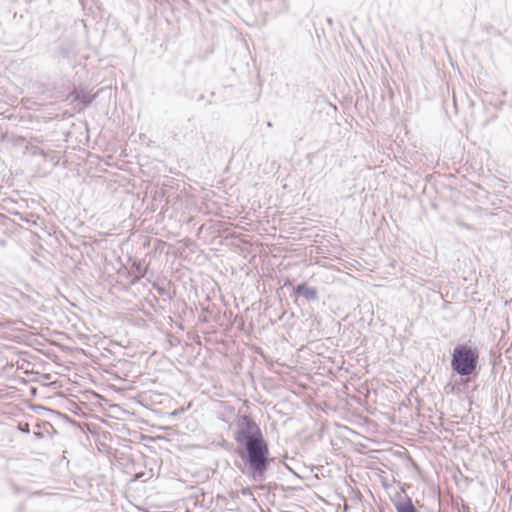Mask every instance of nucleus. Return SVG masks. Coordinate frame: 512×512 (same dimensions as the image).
Listing matches in <instances>:
<instances>
[{"label": "nucleus", "instance_id": "1", "mask_svg": "<svg viewBox=\"0 0 512 512\" xmlns=\"http://www.w3.org/2000/svg\"><path fill=\"white\" fill-rule=\"evenodd\" d=\"M235 441L238 455L249 467L253 477L263 476L267 468L269 448L259 426L248 416L237 421Z\"/></svg>", "mask_w": 512, "mask_h": 512}, {"label": "nucleus", "instance_id": "4", "mask_svg": "<svg viewBox=\"0 0 512 512\" xmlns=\"http://www.w3.org/2000/svg\"><path fill=\"white\" fill-rule=\"evenodd\" d=\"M394 507L397 512H417L416 507L414 506L412 500L405 496L403 499H393L391 498Z\"/></svg>", "mask_w": 512, "mask_h": 512}, {"label": "nucleus", "instance_id": "3", "mask_svg": "<svg viewBox=\"0 0 512 512\" xmlns=\"http://www.w3.org/2000/svg\"><path fill=\"white\" fill-rule=\"evenodd\" d=\"M294 293L303 296L307 301H316L318 299L317 289L308 286L306 283H300L295 286Z\"/></svg>", "mask_w": 512, "mask_h": 512}, {"label": "nucleus", "instance_id": "6", "mask_svg": "<svg viewBox=\"0 0 512 512\" xmlns=\"http://www.w3.org/2000/svg\"><path fill=\"white\" fill-rule=\"evenodd\" d=\"M157 290H158L159 293H163L164 292V289L161 288V287H157Z\"/></svg>", "mask_w": 512, "mask_h": 512}, {"label": "nucleus", "instance_id": "2", "mask_svg": "<svg viewBox=\"0 0 512 512\" xmlns=\"http://www.w3.org/2000/svg\"><path fill=\"white\" fill-rule=\"evenodd\" d=\"M478 352L466 345H458L453 350L452 367L460 375H470L474 372L478 360Z\"/></svg>", "mask_w": 512, "mask_h": 512}, {"label": "nucleus", "instance_id": "9", "mask_svg": "<svg viewBox=\"0 0 512 512\" xmlns=\"http://www.w3.org/2000/svg\"><path fill=\"white\" fill-rule=\"evenodd\" d=\"M47 384H49V385L56 384V381H51V382H48Z\"/></svg>", "mask_w": 512, "mask_h": 512}, {"label": "nucleus", "instance_id": "5", "mask_svg": "<svg viewBox=\"0 0 512 512\" xmlns=\"http://www.w3.org/2000/svg\"><path fill=\"white\" fill-rule=\"evenodd\" d=\"M82 95H77V99H80L85 106H88L92 102V98L89 97L85 92Z\"/></svg>", "mask_w": 512, "mask_h": 512}, {"label": "nucleus", "instance_id": "7", "mask_svg": "<svg viewBox=\"0 0 512 512\" xmlns=\"http://www.w3.org/2000/svg\"><path fill=\"white\" fill-rule=\"evenodd\" d=\"M21 384H28V382L24 378H21Z\"/></svg>", "mask_w": 512, "mask_h": 512}, {"label": "nucleus", "instance_id": "8", "mask_svg": "<svg viewBox=\"0 0 512 512\" xmlns=\"http://www.w3.org/2000/svg\"><path fill=\"white\" fill-rule=\"evenodd\" d=\"M327 22L331 25V24H332V19H331V18H328V19H327Z\"/></svg>", "mask_w": 512, "mask_h": 512}]
</instances>
